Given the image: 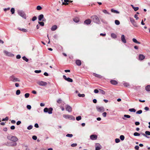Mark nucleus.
I'll return each instance as SVG.
<instances>
[{"mask_svg":"<svg viewBox=\"0 0 150 150\" xmlns=\"http://www.w3.org/2000/svg\"><path fill=\"white\" fill-rule=\"evenodd\" d=\"M91 18L92 20L93 21L97 24H100V22L98 17L96 15L92 16L91 17Z\"/></svg>","mask_w":150,"mask_h":150,"instance_id":"nucleus-1","label":"nucleus"},{"mask_svg":"<svg viewBox=\"0 0 150 150\" xmlns=\"http://www.w3.org/2000/svg\"><path fill=\"white\" fill-rule=\"evenodd\" d=\"M17 144L16 142H13L12 141L8 142L4 144L5 145L8 146H15L17 145Z\"/></svg>","mask_w":150,"mask_h":150,"instance_id":"nucleus-2","label":"nucleus"},{"mask_svg":"<svg viewBox=\"0 0 150 150\" xmlns=\"http://www.w3.org/2000/svg\"><path fill=\"white\" fill-rule=\"evenodd\" d=\"M53 108L52 107L50 108H45L43 110V112L46 113H48L49 114H52V113Z\"/></svg>","mask_w":150,"mask_h":150,"instance_id":"nucleus-3","label":"nucleus"},{"mask_svg":"<svg viewBox=\"0 0 150 150\" xmlns=\"http://www.w3.org/2000/svg\"><path fill=\"white\" fill-rule=\"evenodd\" d=\"M63 117L66 119H68L73 120H75V117L71 115L64 114L63 115Z\"/></svg>","mask_w":150,"mask_h":150,"instance_id":"nucleus-4","label":"nucleus"},{"mask_svg":"<svg viewBox=\"0 0 150 150\" xmlns=\"http://www.w3.org/2000/svg\"><path fill=\"white\" fill-rule=\"evenodd\" d=\"M8 139L13 142H16L18 141V139L16 136H13L12 135H10L7 137Z\"/></svg>","mask_w":150,"mask_h":150,"instance_id":"nucleus-5","label":"nucleus"},{"mask_svg":"<svg viewBox=\"0 0 150 150\" xmlns=\"http://www.w3.org/2000/svg\"><path fill=\"white\" fill-rule=\"evenodd\" d=\"M18 14L21 16L24 19L26 18V16L24 12L22 10H18L17 11Z\"/></svg>","mask_w":150,"mask_h":150,"instance_id":"nucleus-6","label":"nucleus"},{"mask_svg":"<svg viewBox=\"0 0 150 150\" xmlns=\"http://www.w3.org/2000/svg\"><path fill=\"white\" fill-rule=\"evenodd\" d=\"M3 52L5 55L7 56L12 57L14 56V54H13L11 53V52H8L6 50H4Z\"/></svg>","mask_w":150,"mask_h":150,"instance_id":"nucleus-7","label":"nucleus"},{"mask_svg":"<svg viewBox=\"0 0 150 150\" xmlns=\"http://www.w3.org/2000/svg\"><path fill=\"white\" fill-rule=\"evenodd\" d=\"M9 78L10 79V80L13 82L20 81V80L18 79L15 78L13 75L10 76Z\"/></svg>","mask_w":150,"mask_h":150,"instance_id":"nucleus-8","label":"nucleus"},{"mask_svg":"<svg viewBox=\"0 0 150 150\" xmlns=\"http://www.w3.org/2000/svg\"><path fill=\"white\" fill-rule=\"evenodd\" d=\"M141 134L147 138H150V137H148L147 136L150 135V132L149 131H145V134H144V133H143L142 132H141Z\"/></svg>","mask_w":150,"mask_h":150,"instance_id":"nucleus-9","label":"nucleus"},{"mask_svg":"<svg viewBox=\"0 0 150 150\" xmlns=\"http://www.w3.org/2000/svg\"><path fill=\"white\" fill-rule=\"evenodd\" d=\"M63 77L66 81L68 82H72L73 81V80L72 79L69 77H67L65 75H63Z\"/></svg>","mask_w":150,"mask_h":150,"instance_id":"nucleus-10","label":"nucleus"},{"mask_svg":"<svg viewBox=\"0 0 150 150\" xmlns=\"http://www.w3.org/2000/svg\"><path fill=\"white\" fill-rule=\"evenodd\" d=\"M37 83L40 86H45L47 84L46 82L42 81H38Z\"/></svg>","mask_w":150,"mask_h":150,"instance_id":"nucleus-11","label":"nucleus"},{"mask_svg":"<svg viewBox=\"0 0 150 150\" xmlns=\"http://www.w3.org/2000/svg\"><path fill=\"white\" fill-rule=\"evenodd\" d=\"M96 109L97 111L100 112H102L105 111V109L103 107H96Z\"/></svg>","mask_w":150,"mask_h":150,"instance_id":"nucleus-12","label":"nucleus"},{"mask_svg":"<svg viewBox=\"0 0 150 150\" xmlns=\"http://www.w3.org/2000/svg\"><path fill=\"white\" fill-rule=\"evenodd\" d=\"M65 109L69 112H71L72 111V108L70 105H67L65 106Z\"/></svg>","mask_w":150,"mask_h":150,"instance_id":"nucleus-13","label":"nucleus"},{"mask_svg":"<svg viewBox=\"0 0 150 150\" xmlns=\"http://www.w3.org/2000/svg\"><path fill=\"white\" fill-rule=\"evenodd\" d=\"M90 138L92 140H96L97 138V135L96 134H92L90 136Z\"/></svg>","mask_w":150,"mask_h":150,"instance_id":"nucleus-14","label":"nucleus"},{"mask_svg":"<svg viewBox=\"0 0 150 150\" xmlns=\"http://www.w3.org/2000/svg\"><path fill=\"white\" fill-rule=\"evenodd\" d=\"M91 20L90 19H88L84 21V23L85 25H89L91 24Z\"/></svg>","mask_w":150,"mask_h":150,"instance_id":"nucleus-15","label":"nucleus"},{"mask_svg":"<svg viewBox=\"0 0 150 150\" xmlns=\"http://www.w3.org/2000/svg\"><path fill=\"white\" fill-rule=\"evenodd\" d=\"M138 58L139 60L142 61L145 59V56L143 54H140L139 55Z\"/></svg>","mask_w":150,"mask_h":150,"instance_id":"nucleus-16","label":"nucleus"},{"mask_svg":"<svg viewBox=\"0 0 150 150\" xmlns=\"http://www.w3.org/2000/svg\"><path fill=\"white\" fill-rule=\"evenodd\" d=\"M121 40L124 43H125L127 42L125 38V37L124 35H121Z\"/></svg>","mask_w":150,"mask_h":150,"instance_id":"nucleus-17","label":"nucleus"},{"mask_svg":"<svg viewBox=\"0 0 150 150\" xmlns=\"http://www.w3.org/2000/svg\"><path fill=\"white\" fill-rule=\"evenodd\" d=\"M44 15L43 14H41L38 17V20L39 21H41L44 18Z\"/></svg>","mask_w":150,"mask_h":150,"instance_id":"nucleus-18","label":"nucleus"},{"mask_svg":"<svg viewBox=\"0 0 150 150\" xmlns=\"http://www.w3.org/2000/svg\"><path fill=\"white\" fill-rule=\"evenodd\" d=\"M110 83L113 85H117L118 82H117L115 80H112L110 81Z\"/></svg>","mask_w":150,"mask_h":150,"instance_id":"nucleus-19","label":"nucleus"},{"mask_svg":"<svg viewBox=\"0 0 150 150\" xmlns=\"http://www.w3.org/2000/svg\"><path fill=\"white\" fill-rule=\"evenodd\" d=\"M76 64L78 66L81 65V61L79 59L76 60Z\"/></svg>","mask_w":150,"mask_h":150,"instance_id":"nucleus-20","label":"nucleus"},{"mask_svg":"<svg viewBox=\"0 0 150 150\" xmlns=\"http://www.w3.org/2000/svg\"><path fill=\"white\" fill-rule=\"evenodd\" d=\"M57 28V26L56 25H54L52 26L51 29L52 31H54Z\"/></svg>","mask_w":150,"mask_h":150,"instance_id":"nucleus-21","label":"nucleus"},{"mask_svg":"<svg viewBox=\"0 0 150 150\" xmlns=\"http://www.w3.org/2000/svg\"><path fill=\"white\" fill-rule=\"evenodd\" d=\"M111 11L112 12L114 13L117 14H119L120 13V12L119 11L117 10L114 9L113 8H112L111 10Z\"/></svg>","mask_w":150,"mask_h":150,"instance_id":"nucleus-22","label":"nucleus"},{"mask_svg":"<svg viewBox=\"0 0 150 150\" xmlns=\"http://www.w3.org/2000/svg\"><path fill=\"white\" fill-rule=\"evenodd\" d=\"M73 21L76 23H78L80 21L79 19L77 17L74 18L73 19Z\"/></svg>","mask_w":150,"mask_h":150,"instance_id":"nucleus-23","label":"nucleus"},{"mask_svg":"<svg viewBox=\"0 0 150 150\" xmlns=\"http://www.w3.org/2000/svg\"><path fill=\"white\" fill-rule=\"evenodd\" d=\"M131 116L130 115L125 114L124 115V117H122V119L124 120H126V118H129Z\"/></svg>","mask_w":150,"mask_h":150,"instance_id":"nucleus-24","label":"nucleus"},{"mask_svg":"<svg viewBox=\"0 0 150 150\" xmlns=\"http://www.w3.org/2000/svg\"><path fill=\"white\" fill-rule=\"evenodd\" d=\"M64 2H62V4L67 5L69 4V0H64Z\"/></svg>","mask_w":150,"mask_h":150,"instance_id":"nucleus-25","label":"nucleus"},{"mask_svg":"<svg viewBox=\"0 0 150 150\" xmlns=\"http://www.w3.org/2000/svg\"><path fill=\"white\" fill-rule=\"evenodd\" d=\"M130 21L131 22V23L134 26H135V27H137V25H134V23H135V21L134 20L133 18H130Z\"/></svg>","mask_w":150,"mask_h":150,"instance_id":"nucleus-26","label":"nucleus"},{"mask_svg":"<svg viewBox=\"0 0 150 150\" xmlns=\"http://www.w3.org/2000/svg\"><path fill=\"white\" fill-rule=\"evenodd\" d=\"M97 144L99 145V146H96L95 150H100L101 149L102 146L99 144L97 143Z\"/></svg>","mask_w":150,"mask_h":150,"instance_id":"nucleus-27","label":"nucleus"},{"mask_svg":"<svg viewBox=\"0 0 150 150\" xmlns=\"http://www.w3.org/2000/svg\"><path fill=\"white\" fill-rule=\"evenodd\" d=\"M132 41L135 43H137L138 44H140L141 42L138 41L135 38H133L132 39Z\"/></svg>","mask_w":150,"mask_h":150,"instance_id":"nucleus-28","label":"nucleus"},{"mask_svg":"<svg viewBox=\"0 0 150 150\" xmlns=\"http://www.w3.org/2000/svg\"><path fill=\"white\" fill-rule=\"evenodd\" d=\"M93 75L95 77L99 78H101L102 77V76L99 74H96L95 73H94L93 74Z\"/></svg>","mask_w":150,"mask_h":150,"instance_id":"nucleus-29","label":"nucleus"},{"mask_svg":"<svg viewBox=\"0 0 150 150\" xmlns=\"http://www.w3.org/2000/svg\"><path fill=\"white\" fill-rule=\"evenodd\" d=\"M111 36L112 38L114 39H115L117 37V35L114 33H112L111 34Z\"/></svg>","mask_w":150,"mask_h":150,"instance_id":"nucleus-30","label":"nucleus"},{"mask_svg":"<svg viewBox=\"0 0 150 150\" xmlns=\"http://www.w3.org/2000/svg\"><path fill=\"white\" fill-rule=\"evenodd\" d=\"M145 90L147 91H150V85H147L145 87Z\"/></svg>","mask_w":150,"mask_h":150,"instance_id":"nucleus-31","label":"nucleus"},{"mask_svg":"<svg viewBox=\"0 0 150 150\" xmlns=\"http://www.w3.org/2000/svg\"><path fill=\"white\" fill-rule=\"evenodd\" d=\"M18 29L20 30H21L25 33H26L28 32V30L27 29L25 28H18Z\"/></svg>","mask_w":150,"mask_h":150,"instance_id":"nucleus-32","label":"nucleus"},{"mask_svg":"<svg viewBox=\"0 0 150 150\" xmlns=\"http://www.w3.org/2000/svg\"><path fill=\"white\" fill-rule=\"evenodd\" d=\"M22 58L23 60L25 61L26 62H28L29 61L28 59L25 56L23 57Z\"/></svg>","mask_w":150,"mask_h":150,"instance_id":"nucleus-33","label":"nucleus"},{"mask_svg":"<svg viewBox=\"0 0 150 150\" xmlns=\"http://www.w3.org/2000/svg\"><path fill=\"white\" fill-rule=\"evenodd\" d=\"M123 84L124 86L126 87H128L130 86V85L128 83L125 82L123 83Z\"/></svg>","mask_w":150,"mask_h":150,"instance_id":"nucleus-34","label":"nucleus"},{"mask_svg":"<svg viewBox=\"0 0 150 150\" xmlns=\"http://www.w3.org/2000/svg\"><path fill=\"white\" fill-rule=\"evenodd\" d=\"M129 111L131 112H135L136 111V110L134 108H132L129 109Z\"/></svg>","mask_w":150,"mask_h":150,"instance_id":"nucleus-35","label":"nucleus"},{"mask_svg":"<svg viewBox=\"0 0 150 150\" xmlns=\"http://www.w3.org/2000/svg\"><path fill=\"white\" fill-rule=\"evenodd\" d=\"M99 91L100 93L102 94L103 95H105V92L103 90L99 89Z\"/></svg>","mask_w":150,"mask_h":150,"instance_id":"nucleus-36","label":"nucleus"},{"mask_svg":"<svg viewBox=\"0 0 150 150\" xmlns=\"http://www.w3.org/2000/svg\"><path fill=\"white\" fill-rule=\"evenodd\" d=\"M38 23L41 26H43L44 25V22L42 21H39L38 22Z\"/></svg>","mask_w":150,"mask_h":150,"instance_id":"nucleus-37","label":"nucleus"},{"mask_svg":"<svg viewBox=\"0 0 150 150\" xmlns=\"http://www.w3.org/2000/svg\"><path fill=\"white\" fill-rule=\"evenodd\" d=\"M115 24L117 25H119L120 24V21L117 20H115Z\"/></svg>","mask_w":150,"mask_h":150,"instance_id":"nucleus-38","label":"nucleus"},{"mask_svg":"<svg viewBox=\"0 0 150 150\" xmlns=\"http://www.w3.org/2000/svg\"><path fill=\"white\" fill-rule=\"evenodd\" d=\"M140 134H141V133H139L137 132H135L134 133V135L135 136H139Z\"/></svg>","mask_w":150,"mask_h":150,"instance_id":"nucleus-39","label":"nucleus"},{"mask_svg":"<svg viewBox=\"0 0 150 150\" xmlns=\"http://www.w3.org/2000/svg\"><path fill=\"white\" fill-rule=\"evenodd\" d=\"M11 11L12 14H13L15 13V9L14 8H12L11 9Z\"/></svg>","mask_w":150,"mask_h":150,"instance_id":"nucleus-40","label":"nucleus"},{"mask_svg":"<svg viewBox=\"0 0 150 150\" xmlns=\"http://www.w3.org/2000/svg\"><path fill=\"white\" fill-rule=\"evenodd\" d=\"M78 96L80 97H84L85 96V95L84 94L79 93L78 94Z\"/></svg>","mask_w":150,"mask_h":150,"instance_id":"nucleus-41","label":"nucleus"},{"mask_svg":"<svg viewBox=\"0 0 150 150\" xmlns=\"http://www.w3.org/2000/svg\"><path fill=\"white\" fill-rule=\"evenodd\" d=\"M125 136L123 135H121L120 137V138L121 141H123L125 139Z\"/></svg>","mask_w":150,"mask_h":150,"instance_id":"nucleus-42","label":"nucleus"},{"mask_svg":"<svg viewBox=\"0 0 150 150\" xmlns=\"http://www.w3.org/2000/svg\"><path fill=\"white\" fill-rule=\"evenodd\" d=\"M42 9V7L40 5H38L37 6L36 9L38 10H40Z\"/></svg>","mask_w":150,"mask_h":150,"instance_id":"nucleus-43","label":"nucleus"},{"mask_svg":"<svg viewBox=\"0 0 150 150\" xmlns=\"http://www.w3.org/2000/svg\"><path fill=\"white\" fill-rule=\"evenodd\" d=\"M73 136V135L72 134H67L66 135V137L71 138Z\"/></svg>","mask_w":150,"mask_h":150,"instance_id":"nucleus-44","label":"nucleus"},{"mask_svg":"<svg viewBox=\"0 0 150 150\" xmlns=\"http://www.w3.org/2000/svg\"><path fill=\"white\" fill-rule=\"evenodd\" d=\"M102 11L105 13L109 15L110 14V13H109L108 11H107L106 10H105V9L103 10Z\"/></svg>","mask_w":150,"mask_h":150,"instance_id":"nucleus-45","label":"nucleus"},{"mask_svg":"<svg viewBox=\"0 0 150 150\" xmlns=\"http://www.w3.org/2000/svg\"><path fill=\"white\" fill-rule=\"evenodd\" d=\"M81 117L80 116H77L76 117V120L77 121H79V120H81Z\"/></svg>","mask_w":150,"mask_h":150,"instance_id":"nucleus-46","label":"nucleus"},{"mask_svg":"<svg viewBox=\"0 0 150 150\" xmlns=\"http://www.w3.org/2000/svg\"><path fill=\"white\" fill-rule=\"evenodd\" d=\"M142 110H138L136 112V114H140L142 113Z\"/></svg>","mask_w":150,"mask_h":150,"instance_id":"nucleus-47","label":"nucleus"},{"mask_svg":"<svg viewBox=\"0 0 150 150\" xmlns=\"http://www.w3.org/2000/svg\"><path fill=\"white\" fill-rule=\"evenodd\" d=\"M100 20L103 23L106 24H108L107 22L103 19H100Z\"/></svg>","mask_w":150,"mask_h":150,"instance_id":"nucleus-48","label":"nucleus"},{"mask_svg":"<svg viewBox=\"0 0 150 150\" xmlns=\"http://www.w3.org/2000/svg\"><path fill=\"white\" fill-rule=\"evenodd\" d=\"M33 127V126L32 125H30L28 126L27 127V129H28L29 130H30L32 129Z\"/></svg>","mask_w":150,"mask_h":150,"instance_id":"nucleus-49","label":"nucleus"},{"mask_svg":"<svg viewBox=\"0 0 150 150\" xmlns=\"http://www.w3.org/2000/svg\"><path fill=\"white\" fill-rule=\"evenodd\" d=\"M21 93V91L20 90H17L16 92V95H19Z\"/></svg>","mask_w":150,"mask_h":150,"instance_id":"nucleus-50","label":"nucleus"},{"mask_svg":"<svg viewBox=\"0 0 150 150\" xmlns=\"http://www.w3.org/2000/svg\"><path fill=\"white\" fill-rule=\"evenodd\" d=\"M37 17L36 16H34L33 17L32 19V20L33 21H34L36 20Z\"/></svg>","mask_w":150,"mask_h":150,"instance_id":"nucleus-51","label":"nucleus"},{"mask_svg":"<svg viewBox=\"0 0 150 150\" xmlns=\"http://www.w3.org/2000/svg\"><path fill=\"white\" fill-rule=\"evenodd\" d=\"M25 97L26 98H28L30 96V94L29 93H27L25 94Z\"/></svg>","mask_w":150,"mask_h":150,"instance_id":"nucleus-52","label":"nucleus"},{"mask_svg":"<svg viewBox=\"0 0 150 150\" xmlns=\"http://www.w3.org/2000/svg\"><path fill=\"white\" fill-rule=\"evenodd\" d=\"M115 140L116 143H118L120 142V140L118 138L115 139Z\"/></svg>","mask_w":150,"mask_h":150,"instance_id":"nucleus-53","label":"nucleus"},{"mask_svg":"<svg viewBox=\"0 0 150 150\" xmlns=\"http://www.w3.org/2000/svg\"><path fill=\"white\" fill-rule=\"evenodd\" d=\"M8 120V117H6L5 118H3L2 119V121H7Z\"/></svg>","mask_w":150,"mask_h":150,"instance_id":"nucleus-54","label":"nucleus"},{"mask_svg":"<svg viewBox=\"0 0 150 150\" xmlns=\"http://www.w3.org/2000/svg\"><path fill=\"white\" fill-rule=\"evenodd\" d=\"M27 108L28 109L30 110L31 108V106L30 105H28L26 106Z\"/></svg>","mask_w":150,"mask_h":150,"instance_id":"nucleus-55","label":"nucleus"},{"mask_svg":"<svg viewBox=\"0 0 150 150\" xmlns=\"http://www.w3.org/2000/svg\"><path fill=\"white\" fill-rule=\"evenodd\" d=\"M34 72L36 73H39L41 72V70H35V71Z\"/></svg>","mask_w":150,"mask_h":150,"instance_id":"nucleus-56","label":"nucleus"},{"mask_svg":"<svg viewBox=\"0 0 150 150\" xmlns=\"http://www.w3.org/2000/svg\"><path fill=\"white\" fill-rule=\"evenodd\" d=\"M32 139L34 140H36L37 139V137L35 135H33L32 136Z\"/></svg>","mask_w":150,"mask_h":150,"instance_id":"nucleus-57","label":"nucleus"},{"mask_svg":"<svg viewBox=\"0 0 150 150\" xmlns=\"http://www.w3.org/2000/svg\"><path fill=\"white\" fill-rule=\"evenodd\" d=\"M99 92V91L97 89H95L94 90V92L95 93H97Z\"/></svg>","mask_w":150,"mask_h":150,"instance_id":"nucleus-58","label":"nucleus"},{"mask_svg":"<svg viewBox=\"0 0 150 150\" xmlns=\"http://www.w3.org/2000/svg\"><path fill=\"white\" fill-rule=\"evenodd\" d=\"M135 11H137L139 9V8L138 7H134L133 8Z\"/></svg>","mask_w":150,"mask_h":150,"instance_id":"nucleus-59","label":"nucleus"},{"mask_svg":"<svg viewBox=\"0 0 150 150\" xmlns=\"http://www.w3.org/2000/svg\"><path fill=\"white\" fill-rule=\"evenodd\" d=\"M77 145L76 143H73L71 144V146L72 147H74L76 146Z\"/></svg>","mask_w":150,"mask_h":150,"instance_id":"nucleus-60","label":"nucleus"},{"mask_svg":"<svg viewBox=\"0 0 150 150\" xmlns=\"http://www.w3.org/2000/svg\"><path fill=\"white\" fill-rule=\"evenodd\" d=\"M102 115L103 117H105L106 116L107 113L106 112H104L102 113Z\"/></svg>","mask_w":150,"mask_h":150,"instance_id":"nucleus-61","label":"nucleus"},{"mask_svg":"<svg viewBox=\"0 0 150 150\" xmlns=\"http://www.w3.org/2000/svg\"><path fill=\"white\" fill-rule=\"evenodd\" d=\"M62 101V100L61 99H59L57 100V102L59 104H60L61 103Z\"/></svg>","mask_w":150,"mask_h":150,"instance_id":"nucleus-62","label":"nucleus"},{"mask_svg":"<svg viewBox=\"0 0 150 150\" xmlns=\"http://www.w3.org/2000/svg\"><path fill=\"white\" fill-rule=\"evenodd\" d=\"M135 124L136 126L139 125H140V122L138 121H136L135 122Z\"/></svg>","mask_w":150,"mask_h":150,"instance_id":"nucleus-63","label":"nucleus"},{"mask_svg":"<svg viewBox=\"0 0 150 150\" xmlns=\"http://www.w3.org/2000/svg\"><path fill=\"white\" fill-rule=\"evenodd\" d=\"M21 58V56L20 54H18L16 56V58L17 59H19Z\"/></svg>","mask_w":150,"mask_h":150,"instance_id":"nucleus-64","label":"nucleus"}]
</instances>
